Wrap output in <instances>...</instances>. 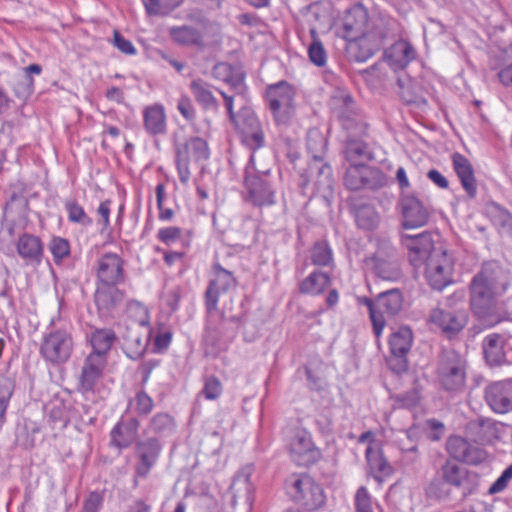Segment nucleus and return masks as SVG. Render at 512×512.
I'll return each instance as SVG.
<instances>
[{
    "instance_id": "obj_8",
    "label": "nucleus",
    "mask_w": 512,
    "mask_h": 512,
    "mask_svg": "<svg viewBox=\"0 0 512 512\" xmlns=\"http://www.w3.org/2000/svg\"><path fill=\"white\" fill-rule=\"evenodd\" d=\"M424 264L426 280L433 289L442 290L452 283L454 261L446 250L435 249Z\"/></svg>"
},
{
    "instance_id": "obj_55",
    "label": "nucleus",
    "mask_w": 512,
    "mask_h": 512,
    "mask_svg": "<svg viewBox=\"0 0 512 512\" xmlns=\"http://www.w3.org/2000/svg\"><path fill=\"white\" fill-rule=\"evenodd\" d=\"M150 427L155 433L171 432L174 429V420L168 413H157L152 417Z\"/></svg>"
},
{
    "instance_id": "obj_41",
    "label": "nucleus",
    "mask_w": 512,
    "mask_h": 512,
    "mask_svg": "<svg viewBox=\"0 0 512 512\" xmlns=\"http://www.w3.org/2000/svg\"><path fill=\"white\" fill-rule=\"evenodd\" d=\"M330 284V277L327 273L315 270L310 273L301 283L299 284V291L302 294L308 295H319Z\"/></svg>"
},
{
    "instance_id": "obj_28",
    "label": "nucleus",
    "mask_w": 512,
    "mask_h": 512,
    "mask_svg": "<svg viewBox=\"0 0 512 512\" xmlns=\"http://www.w3.org/2000/svg\"><path fill=\"white\" fill-rule=\"evenodd\" d=\"M415 57V49L405 40L396 41L384 52V60L394 70L404 69Z\"/></svg>"
},
{
    "instance_id": "obj_11",
    "label": "nucleus",
    "mask_w": 512,
    "mask_h": 512,
    "mask_svg": "<svg viewBox=\"0 0 512 512\" xmlns=\"http://www.w3.org/2000/svg\"><path fill=\"white\" fill-rule=\"evenodd\" d=\"M331 109L345 131L357 130L363 133L367 126L358 114L350 94L339 91L331 99Z\"/></svg>"
},
{
    "instance_id": "obj_5",
    "label": "nucleus",
    "mask_w": 512,
    "mask_h": 512,
    "mask_svg": "<svg viewBox=\"0 0 512 512\" xmlns=\"http://www.w3.org/2000/svg\"><path fill=\"white\" fill-rule=\"evenodd\" d=\"M285 488L292 501L309 511L319 509L325 503L322 487L308 474H292L287 478Z\"/></svg>"
},
{
    "instance_id": "obj_62",
    "label": "nucleus",
    "mask_w": 512,
    "mask_h": 512,
    "mask_svg": "<svg viewBox=\"0 0 512 512\" xmlns=\"http://www.w3.org/2000/svg\"><path fill=\"white\" fill-rule=\"evenodd\" d=\"M177 110L189 122L193 121L196 117L192 100L186 95H181L178 99Z\"/></svg>"
},
{
    "instance_id": "obj_40",
    "label": "nucleus",
    "mask_w": 512,
    "mask_h": 512,
    "mask_svg": "<svg viewBox=\"0 0 512 512\" xmlns=\"http://www.w3.org/2000/svg\"><path fill=\"white\" fill-rule=\"evenodd\" d=\"M413 341V334L409 327H400L391 334L389 339V347L391 354L394 356H406L410 351Z\"/></svg>"
},
{
    "instance_id": "obj_42",
    "label": "nucleus",
    "mask_w": 512,
    "mask_h": 512,
    "mask_svg": "<svg viewBox=\"0 0 512 512\" xmlns=\"http://www.w3.org/2000/svg\"><path fill=\"white\" fill-rule=\"evenodd\" d=\"M123 345L125 349L128 351L127 355L132 359L140 358L147 346V340L143 339L142 334L139 331V328H130L126 329V332L122 336Z\"/></svg>"
},
{
    "instance_id": "obj_56",
    "label": "nucleus",
    "mask_w": 512,
    "mask_h": 512,
    "mask_svg": "<svg viewBox=\"0 0 512 512\" xmlns=\"http://www.w3.org/2000/svg\"><path fill=\"white\" fill-rule=\"evenodd\" d=\"M356 512H373L372 499L366 487L361 486L355 494Z\"/></svg>"
},
{
    "instance_id": "obj_7",
    "label": "nucleus",
    "mask_w": 512,
    "mask_h": 512,
    "mask_svg": "<svg viewBox=\"0 0 512 512\" xmlns=\"http://www.w3.org/2000/svg\"><path fill=\"white\" fill-rule=\"evenodd\" d=\"M210 151L207 142L201 137H191L183 144L176 145V167L179 180L182 184H187L191 172L190 161L202 162L208 160Z\"/></svg>"
},
{
    "instance_id": "obj_30",
    "label": "nucleus",
    "mask_w": 512,
    "mask_h": 512,
    "mask_svg": "<svg viewBox=\"0 0 512 512\" xmlns=\"http://www.w3.org/2000/svg\"><path fill=\"white\" fill-rule=\"evenodd\" d=\"M143 127L149 136L164 135L167 132V117L161 104H152L143 109Z\"/></svg>"
},
{
    "instance_id": "obj_19",
    "label": "nucleus",
    "mask_w": 512,
    "mask_h": 512,
    "mask_svg": "<svg viewBox=\"0 0 512 512\" xmlns=\"http://www.w3.org/2000/svg\"><path fill=\"white\" fill-rule=\"evenodd\" d=\"M400 207L405 229L422 227L428 223V207L414 194L402 195Z\"/></svg>"
},
{
    "instance_id": "obj_43",
    "label": "nucleus",
    "mask_w": 512,
    "mask_h": 512,
    "mask_svg": "<svg viewBox=\"0 0 512 512\" xmlns=\"http://www.w3.org/2000/svg\"><path fill=\"white\" fill-rule=\"evenodd\" d=\"M294 93L291 86L286 81H280L277 84L269 86L266 93V100L269 106L279 107L282 104L293 102Z\"/></svg>"
},
{
    "instance_id": "obj_18",
    "label": "nucleus",
    "mask_w": 512,
    "mask_h": 512,
    "mask_svg": "<svg viewBox=\"0 0 512 512\" xmlns=\"http://www.w3.org/2000/svg\"><path fill=\"white\" fill-rule=\"evenodd\" d=\"M484 398L491 410L497 414L512 411V380L496 381L484 389Z\"/></svg>"
},
{
    "instance_id": "obj_36",
    "label": "nucleus",
    "mask_w": 512,
    "mask_h": 512,
    "mask_svg": "<svg viewBox=\"0 0 512 512\" xmlns=\"http://www.w3.org/2000/svg\"><path fill=\"white\" fill-rule=\"evenodd\" d=\"M377 307L385 317L397 315L403 307V295L399 289H390L377 296Z\"/></svg>"
},
{
    "instance_id": "obj_23",
    "label": "nucleus",
    "mask_w": 512,
    "mask_h": 512,
    "mask_svg": "<svg viewBox=\"0 0 512 512\" xmlns=\"http://www.w3.org/2000/svg\"><path fill=\"white\" fill-rule=\"evenodd\" d=\"M404 244L409 251V261L416 268L423 265L435 249H442L434 246L432 235L427 231L417 235H405Z\"/></svg>"
},
{
    "instance_id": "obj_25",
    "label": "nucleus",
    "mask_w": 512,
    "mask_h": 512,
    "mask_svg": "<svg viewBox=\"0 0 512 512\" xmlns=\"http://www.w3.org/2000/svg\"><path fill=\"white\" fill-rule=\"evenodd\" d=\"M447 451L457 461L477 465L486 458L483 449L473 446L460 436H452L447 441Z\"/></svg>"
},
{
    "instance_id": "obj_52",
    "label": "nucleus",
    "mask_w": 512,
    "mask_h": 512,
    "mask_svg": "<svg viewBox=\"0 0 512 512\" xmlns=\"http://www.w3.org/2000/svg\"><path fill=\"white\" fill-rule=\"evenodd\" d=\"M311 260L318 266H327L332 261V252L325 242H317L311 251Z\"/></svg>"
},
{
    "instance_id": "obj_27",
    "label": "nucleus",
    "mask_w": 512,
    "mask_h": 512,
    "mask_svg": "<svg viewBox=\"0 0 512 512\" xmlns=\"http://www.w3.org/2000/svg\"><path fill=\"white\" fill-rule=\"evenodd\" d=\"M345 158L352 165H365L373 159V153L369 145L362 139L366 130L360 133L357 130L346 131Z\"/></svg>"
},
{
    "instance_id": "obj_16",
    "label": "nucleus",
    "mask_w": 512,
    "mask_h": 512,
    "mask_svg": "<svg viewBox=\"0 0 512 512\" xmlns=\"http://www.w3.org/2000/svg\"><path fill=\"white\" fill-rule=\"evenodd\" d=\"M385 177L383 173L366 165H352L347 168L344 175V184L349 190H359L361 188L375 189L384 184Z\"/></svg>"
},
{
    "instance_id": "obj_49",
    "label": "nucleus",
    "mask_w": 512,
    "mask_h": 512,
    "mask_svg": "<svg viewBox=\"0 0 512 512\" xmlns=\"http://www.w3.org/2000/svg\"><path fill=\"white\" fill-rule=\"evenodd\" d=\"M65 209L68 213V220L84 227L90 226L93 220L86 214L84 208L76 200H67Z\"/></svg>"
},
{
    "instance_id": "obj_64",
    "label": "nucleus",
    "mask_w": 512,
    "mask_h": 512,
    "mask_svg": "<svg viewBox=\"0 0 512 512\" xmlns=\"http://www.w3.org/2000/svg\"><path fill=\"white\" fill-rule=\"evenodd\" d=\"M103 504V496L97 492H91L83 503L81 512H99Z\"/></svg>"
},
{
    "instance_id": "obj_4",
    "label": "nucleus",
    "mask_w": 512,
    "mask_h": 512,
    "mask_svg": "<svg viewBox=\"0 0 512 512\" xmlns=\"http://www.w3.org/2000/svg\"><path fill=\"white\" fill-rule=\"evenodd\" d=\"M389 38L388 23L382 19L375 20L365 34L345 40L346 57L349 61L365 62L378 52Z\"/></svg>"
},
{
    "instance_id": "obj_12",
    "label": "nucleus",
    "mask_w": 512,
    "mask_h": 512,
    "mask_svg": "<svg viewBox=\"0 0 512 512\" xmlns=\"http://www.w3.org/2000/svg\"><path fill=\"white\" fill-rule=\"evenodd\" d=\"M235 286L236 279L233 273L224 269L219 263L214 264L212 277L204 293L205 310L211 311L218 308L220 295L229 292Z\"/></svg>"
},
{
    "instance_id": "obj_46",
    "label": "nucleus",
    "mask_w": 512,
    "mask_h": 512,
    "mask_svg": "<svg viewBox=\"0 0 512 512\" xmlns=\"http://www.w3.org/2000/svg\"><path fill=\"white\" fill-rule=\"evenodd\" d=\"M11 86L17 98L26 100L33 93L34 80L32 76L17 73L12 76Z\"/></svg>"
},
{
    "instance_id": "obj_32",
    "label": "nucleus",
    "mask_w": 512,
    "mask_h": 512,
    "mask_svg": "<svg viewBox=\"0 0 512 512\" xmlns=\"http://www.w3.org/2000/svg\"><path fill=\"white\" fill-rule=\"evenodd\" d=\"M106 365V358H100L97 355H88L84 361L81 376L80 387L84 392L94 390L95 385L102 376Z\"/></svg>"
},
{
    "instance_id": "obj_3",
    "label": "nucleus",
    "mask_w": 512,
    "mask_h": 512,
    "mask_svg": "<svg viewBox=\"0 0 512 512\" xmlns=\"http://www.w3.org/2000/svg\"><path fill=\"white\" fill-rule=\"evenodd\" d=\"M466 359L454 349H444L438 356L436 379L439 387L451 394L464 391L466 386Z\"/></svg>"
},
{
    "instance_id": "obj_63",
    "label": "nucleus",
    "mask_w": 512,
    "mask_h": 512,
    "mask_svg": "<svg viewBox=\"0 0 512 512\" xmlns=\"http://www.w3.org/2000/svg\"><path fill=\"white\" fill-rule=\"evenodd\" d=\"M136 410L140 415H148L154 406L152 398L143 390L139 391L135 397Z\"/></svg>"
},
{
    "instance_id": "obj_61",
    "label": "nucleus",
    "mask_w": 512,
    "mask_h": 512,
    "mask_svg": "<svg viewBox=\"0 0 512 512\" xmlns=\"http://www.w3.org/2000/svg\"><path fill=\"white\" fill-rule=\"evenodd\" d=\"M512 479V464L509 465L497 478V480L490 486L488 493L490 495L497 494L505 490L508 483Z\"/></svg>"
},
{
    "instance_id": "obj_53",
    "label": "nucleus",
    "mask_w": 512,
    "mask_h": 512,
    "mask_svg": "<svg viewBox=\"0 0 512 512\" xmlns=\"http://www.w3.org/2000/svg\"><path fill=\"white\" fill-rule=\"evenodd\" d=\"M49 249L56 264L60 263L70 254V245L68 240L61 237H53L49 243Z\"/></svg>"
},
{
    "instance_id": "obj_22",
    "label": "nucleus",
    "mask_w": 512,
    "mask_h": 512,
    "mask_svg": "<svg viewBox=\"0 0 512 512\" xmlns=\"http://www.w3.org/2000/svg\"><path fill=\"white\" fill-rule=\"evenodd\" d=\"M97 284H121L125 281L124 260L116 253H105L98 260Z\"/></svg>"
},
{
    "instance_id": "obj_48",
    "label": "nucleus",
    "mask_w": 512,
    "mask_h": 512,
    "mask_svg": "<svg viewBox=\"0 0 512 512\" xmlns=\"http://www.w3.org/2000/svg\"><path fill=\"white\" fill-rule=\"evenodd\" d=\"M359 303L365 305L368 308L370 320L373 326V332L376 337H379L386 325V319L378 310L377 299L373 301L368 297H362L359 298Z\"/></svg>"
},
{
    "instance_id": "obj_57",
    "label": "nucleus",
    "mask_w": 512,
    "mask_h": 512,
    "mask_svg": "<svg viewBox=\"0 0 512 512\" xmlns=\"http://www.w3.org/2000/svg\"><path fill=\"white\" fill-rule=\"evenodd\" d=\"M272 111L274 118L278 124H287L294 115V104L293 102L287 103V106L283 104L279 107L269 106Z\"/></svg>"
},
{
    "instance_id": "obj_60",
    "label": "nucleus",
    "mask_w": 512,
    "mask_h": 512,
    "mask_svg": "<svg viewBox=\"0 0 512 512\" xmlns=\"http://www.w3.org/2000/svg\"><path fill=\"white\" fill-rule=\"evenodd\" d=\"M421 396L420 392L417 388H413L409 391H406L402 394L397 395V402L404 408H414L420 402Z\"/></svg>"
},
{
    "instance_id": "obj_15",
    "label": "nucleus",
    "mask_w": 512,
    "mask_h": 512,
    "mask_svg": "<svg viewBox=\"0 0 512 512\" xmlns=\"http://www.w3.org/2000/svg\"><path fill=\"white\" fill-rule=\"evenodd\" d=\"M291 460L299 466H310L320 457V450L312 442L311 436L305 430H296L289 442Z\"/></svg>"
},
{
    "instance_id": "obj_35",
    "label": "nucleus",
    "mask_w": 512,
    "mask_h": 512,
    "mask_svg": "<svg viewBox=\"0 0 512 512\" xmlns=\"http://www.w3.org/2000/svg\"><path fill=\"white\" fill-rule=\"evenodd\" d=\"M365 456L369 469L378 482H382L385 477L393 473L392 466L379 449H373L371 446H368L365 451Z\"/></svg>"
},
{
    "instance_id": "obj_21",
    "label": "nucleus",
    "mask_w": 512,
    "mask_h": 512,
    "mask_svg": "<svg viewBox=\"0 0 512 512\" xmlns=\"http://www.w3.org/2000/svg\"><path fill=\"white\" fill-rule=\"evenodd\" d=\"M162 446L157 438L150 437L136 442L135 455L138 460L135 465V474L138 477L145 478L156 464Z\"/></svg>"
},
{
    "instance_id": "obj_38",
    "label": "nucleus",
    "mask_w": 512,
    "mask_h": 512,
    "mask_svg": "<svg viewBox=\"0 0 512 512\" xmlns=\"http://www.w3.org/2000/svg\"><path fill=\"white\" fill-rule=\"evenodd\" d=\"M172 40L184 46H196L202 48L204 46L203 34L193 26L183 25L170 29Z\"/></svg>"
},
{
    "instance_id": "obj_14",
    "label": "nucleus",
    "mask_w": 512,
    "mask_h": 512,
    "mask_svg": "<svg viewBox=\"0 0 512 512\" xmlns=\"http://www.w3.org/2000/svg\"><path fill=\"white\" fill-rule=\"evenodd\" d=\"M308 173L309 175L301 174L299 182L300 188L304 191L310 182V177H312L314 193L325 200L331 198L333 196L334 185L331 166L323 162H317V164L310 163Z\"/></svg>"
},
{
    "instance_id": "obj_51",
    "label": "nucleus",
    "mask_w": 512,
    "mask_h": 512,
    "mask_svg": "<svg viewBox=\"0 0 512 512\" xmlns=\"http://www.w3.org/2000/svg\"><path fill=\"white\" fill-rule=\"evenodd\" d=\"M489 214L495 225L508 231L512 226V214L499 204L492 203L489 206Z\"/></svg>"
},
{
    "instance_id": "obj_26",
    "label": "nucleus",
    "mask_w": 512,
    "mask_h": 512,
    "mask_svg": "<svg viewBox=\"0 0 512 512\" xmlns=\"http://www.w3.org/2000/svg\"><path fill=\"white\" fill-rule=\"evenodd\" d=\"M119 284H97L94 302L101 316L110 315L125 298V291L118 288Z\"/></svg>"
},
{
    "instance_id": "obj_58",
    "label": "nucleus",
    "mask_w": 512,
    "mask_h": 512,
    "mask_svg": "<svg viewBox=\"0 0 512 512\" xmlns=\"http://www.w3.org/2000/svg\"><path fill=\"white\" fill-rule=\"evenodd\" d=\"M202 393L208 400L217 399L222 393V384L220 380L214 376L208 377L205 381Z\"/></svg>"
},
{
    "instance_id": "obj_24",
    "label": "nucleus",
    "mask_w": 512,
    "mask_h": 512,
    "mask_svg": "<svg viewBox=\"0 0 512 512\" xmlns=\"http://www.w3.org/2000/svg\"><path fill=\"white\" fill-rule=\"evenodd\" d=\"M16 251L27 266L38 267L44 258L43 242L34 234H21L16 241Z\"/></svg>"
},
{
    "instance_id": "obj_33",
    "label": "nucleus",
    "mask_w": 512,
    "mask_h": 512,
    "mask_svg": "<svg viewBox=\"0 0 512 512\" xmlns=\"http://www.w3.org/2000/svg\"><path fill=\"white\" fill-rule=\"evenodd\" d=\"M506 337L502 334L491 333L485 336L482 342L486 362L490 366H499L506 362L504 345Z\"/></svg>"
},
{
    "instance_id": "obj_50",
    "label": "nucleus",
    "mask_w": 512,
    "mask_h": 512,
    "mask_svg": "<svg viewBox=\"0 0 512 512\" xmlns=\"http://www.w3.org/2000/svg\"><path fill=\"white\" fill-rule=\"evenodd\" d=\"M149 15H167L180 5V0H142Z\"/></svg>"
},
{
    "instance_id": "obj_44",
    "label": "nucleus",
    "mask_w": 512,
    "mask_h": 512,
    "mask_svg": "<svg viewBox=\"0 0 512 512\" xmlns=\"http://www.w3.org/2000/svg\"><path fill=\"white\" fill-rule=\"evenodd\" d=\"M307 150L313 162H323V156L327 149V139L318 129H310L307 133Z\"/></svg>"
},
{
    "instance_id": "obj_20",
    "label": "nucleus",
    "mask_w": 512,
    "mask_h": 512,
    "mask_svg": "<svg viewBox=\"0 0 512 512\" xmlns=\"http://www.w3.org/2000/svg\"><path fill=\"white\" fill-rule=\"evenodd\" d=\"M429 320L448 337L457 335L467 324V313L464 310H446L438 307L431 311Z\"/></svg>"
},
{
    "instance_id": "obj_13",
    "label": "nucleus",
    "mask_w": 512,
    "mask_h": 512,
    "mask_svg": "<svg viewBox=\"0 0 512 512\" xmlns=\"http://www.w3.org/2000/svg\"><path fill=\"white\" fill-rule=\"evenodd\" d=\"M442 478L454 487L460 488L462 496L467 497L474 494L479 486L478 474L469 471L454 461L447 460L441 467Z\"/></svg>"
},
{
    "instance_id": "obj_9",
    "label": "nucleus",
    "mask_w": 512,
    "mask_h": 512,
    "mask_svg": "<svg viewBox=\"0 0 512 512\" xmlns=\"http://www.w3.org/2000/svg\"><path fill=\"white\" fill-rule=\"evenodd\" d=\"M377 277L395 281L401 277V269L395 247L386 238L377 239V248L369 259Z\"/></svg>"
},
{
    "instance_id": "obj_47",
    "label": "nucleus",
    "mask_w": 512,
    "mask_h": 512,
    "mask_svg": "<svg viewBox=\"0 0 512 512\" xmlns=\"http://www.w3.org/2000/svg\"><path fill=\"white\" fill-rule=\"evenodd\" d=\"M310 34L312 37V42L308 47V57L309 60L318 67H323L327 63V52L318 38L317 32L315 29L310 30Z\"/></svg>"
},
{
    "instance_id": "obj_17",
    "label": "nucleus",
    "mask_w": 512,
    "mask_h": 512,
    "mask_svg": "<svg viewBox=\"0 0 512 512\" xmlns=\"http://www.w3.org/2000/svg\"><path fill=\"white\" fill-rule=\"evenodd\" d=\"M373 22L369 23L366 8L362 4H356L345 12L342 24L337 28V35L344 40L358 37L365 34Z\"/></svg>"
},
{
    "instance_id": "obj_31",
    "label": "nucleus",
    "mask_w": 512,
    "mask_h": 512,
    "mask_svg": "<svg viewBox=\"0 0 512 512\" xmlns=\"http://www.w3.org/2000/svg\"><path fill=\"white\" fill-rule=\"evenodd\" d=\"M451 158L454 171L460 179L463 189L470 198H474L477 194V184L471 162L458 152L453 153Z\"/></svg>"
},
{
    "instance_id": "obj_34",
    "label": "nucleus",
    "mask_w": 512,
    "mask_h": 512,
    "mask_svg": "<svg viewBox=\"0 0 512 512\" xmlns=\"http://www.w3.org/2000/svg\"><path fill=\"white\" fill-rule=\"evenodd\" d=\"M215 79L221 80L240 92L244 82V73L240 66H234L226 62L217 63L212 70Z\"/></svg>"
},
{
    "instance_id": "obj_1",
    "label": "nucleus",
    "mask_w": 512,
    "mask_h": 512,
    "mask_svg": "<svg viewBox=\"0 0 512 512\" xmlns=\"http://www.w3.org/2000/svg\"><path fill=\"white\" fill-rule=\"evenodd\" d=\"M509 286V274L496 261L486 262L469 284L473 314L486 327L500 322L501 298Z\"/></svg>"
},
{
    "instance_id": "obj_39",
    "label": "nucleus",
    "mask_w": 512,
    "mask_h": 512,
    "mask_svg": "<svg viewBox=\"0 0 512 512\" xmlns=\"http://www.w3.org/2000/svg\"><path fill=\"white\" fill-rule=\"evenodd\" d=\"M354 218L358 228L365 231L375 230L381 221L379 213L370 204H360L354 207Z\"/></svg>"
},
{
    "instance_id": "obj_37",
    "label": "nucleus",
    "mask_w": 512,
    "mask_h": 512,
    "mask_svg": "<svg viewBox=\"0 0 512 512\" xmlns=\"http://www.w3.org/2000/svg\"><path fill=\"white\" fill-rule=\"evenodd\" d=\"M89 339L93 348L90 355H97L100 358H106V354L109 352L116 340V335L111 329H95L91 332Z\"/></svg>"
},
{
    "instance_id": "obj_2",
    "label": "nucleus",
    "mask_w": 512,
    "mask_h": 512,
    "mask_svg": "<svg viewBox=\"0 0 512 512\" xmlns=\"http://www.w3.org/2000/svg\"><path fill=\"white\" fill-rule=\"evenodd\" d=\"M235 123L241 142L251 150L249 161L244 170L242 192L245 202L256 206V166L254 165V152L256 150V114L250 107H243L239 114L232 119Z\"/></svg>"
},
{
    "instance_id": "obj_10",
    "label": "nucleus",
    "mask_w": 512,
    "mask_h": 512,
    "mask_svg": "<svg viewBox=\"0 0 512 512\" xmlns=\"http://www.w3.org/2000/svg\"><path fill=\"white\" fill-rule=\"evenodd\" d=\"M228 320L223 311L218 308L215 310H206L205 331L203 335V343L206 348V353L216 354L223 350L227 345V339L230 337L227 334Z\"/></svg>"
},
{
    "instance_id": "obj_6",
    "label": "nucleus",
    "mask_w": 512,
    "mask_h": 512,
    "mask_svg": "<svg viewBox=\"0 0 512 512\" xmlns=\"http://www.w3.org/2000/svg\"><path fill=\"white\" fill-rule=\"evenodd\" d=\"M73 350V336L63 328H53L44 333L39 349L42 358L55 366L68 362Z\"/></svg>"
},
{
    "instance_id": "obj_59",
    "label": "nucleus",
    "mask_w": 512,
    "mask_h": 512,
    "mask_svg": "<svg viewBox=\"0 0 512 512\" xmlns=\"http://www.w3.org/2000/svg\"><path fill=\"white\" fill-rule=\"evenodd\" d=\"M182 236V229L175 226L161 228L157 233V238L166 245L176 243Z\"/></svg>"
},
{
    "instance_id": "obj_54",
    "label": "nucleus",
    "mask_w": 512,
    "mask_h": 512,
    "mask_svg": "<svg viewBox=\"0 0 512 512\" xmlns=\"http://www.w3.org/2000/svg\"><path fill=\"white\" fill-rule=\"evenodd\" d=\"M240 234H243V241L237 245L243 248H250L256 242V221L252 217H248L243 221Z\"/></svg>"
},
{
    "instance_id": "obj_29",
    "label": "nucleus",
    "mask_w": 512,
    "mask_h": 512,
    "mask_svg": "<svg viewBox=\"0 0 512 512\" xmlns=\"http://www.w3.org/2000/svg\"><path fill=\"white\" fill-rule=\"evenodd\" d=\"M139 421L136 418L120 420L111 430V445L119 449L131 446L137 438Z\"/></svg>"
},
{
    "instance_id": "obj_45",
    "label": "nucleus",
    "mask_w": 512,
    "mask_h": 512,
    "mask_svg": "<svg viewBox=\"0 0 512 512\" xmlns=\"http://www.w3.org/2000/svg\"><path fill=\"white\" fill-rule=\"evenodd\" d=\"M190 89L197 102L200 105H202L205 109L217 107V100L213 96L207 83L200 79L194 80L190 84Z\"/></svg>"
}]
</instances>
